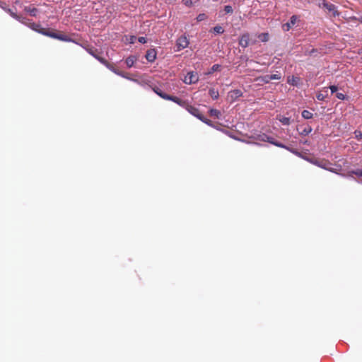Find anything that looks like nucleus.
Returning <instances> with one entry per match:
<instances>
[{
    "label": "nucleus",
    "instance_id": "f257e3e1",
    "mask_svg": "<svg viewBox=\"0 0 362 362\" xmlns=\"http://www.w3.org/2000/svg\"><path fill=\"white\" fill-rule=\"evenodd\" d=\"M27 27L37 33L53 39L59 40L63 42L76 43L75 40L71 38L69 36L61 33H56L49 30H46L43 28L40 24L35 23L33 22L32 20L30 21Z\"/></svg>",
    "mask_w": 362,
    "mask_h": 362
},
{
    "label": "nucleus",
    "instance_id": "f03ea898",
    "mask_svg": "<svg viewBox=\"0 0 362 362\" xmlns=\"http://www.w3.org/2000/svg\"><path fill=\"white\" fill-rule=\"evenodd\" d=\"M174 103L186 109L191 115H194L199 119H202V116L203 115L201 113L199 110L196 107L189 105L187 101L178 98L174 100Z\"/></svg>",
    "mask_w": 362,
    "mask_h": 362
},
{
    "label": "nucleus",
    "instance_id": "7ed1b4c3",
    "mask_svg": "<svg viewBox=\"0 0 362 362\" xmlns=\"http://www.w3.org/2000/svg\"><path fill=\"white\" fill-rule=\"evenodd\" d=\"M317 6L324 9L327 13H332L333 17L339 16L340 13L338 11L337 6L326 0H319Z\"/></svg>",
    "mask_w": 362,
    "mask_h": 362
},
{
    "label": "nucleus",
    "instance_id": "20e7f679",
    "mask_svg": "<svg viewBox=\"0 0 362 362\" xmlns=\"http://www.w3.org/2000/svg\"><path fill=\"white\" fill-rule=\"evenodd\" d=\"M311 163L321 168L335 173H338L337 170H340L341 168V165H338V169L332 168V164L326 159H314L311 160Z\"/></svg>",
    "mask_w": 362,
    "mask_h": 362
},
{
    "label": "nucleus",
    "instance_id": "39448f33",
    "mask_svg": "<svg viewBox=\"0 0 362 362\" xmlns=\"http://www.w3.org/2000/svg\"><path fill=\"white\" fill-rule=\"evenodd\" d=\"M76 45H80L92 57H93L95 59H97L98 62H100L102 64H104L107 63V59H105L103 57L101 56L100 53L98 52V49H95L94 47H86L83 46L82 44L76 42Z\"/></svg>",
    "mask_w": 362,
    "mask_h": 362
},
{
    "label": "nucleus",
    "instance_id": "423d86ee",
    "mask_svg": "<svg viewBox=\"0 0 362 362\" xmlns=\"http://www.w3.org/2000/svg\"><path fill=\"white\" fill-rule=\"evenodd\" d=\"M103 65H105L109 70H110L115 74L120 76L123 78H126L128 80L136 81V78H134V77H129L126 76L122 71L117 69L113 64H110L107 61V63L104 64Z\"/></svg>",
    "mask_w": 362,
    "mask_h": 362
},
{
    "label": "nucleus",
    "instance_id": "0eeeda50",
    "mask_svg": "<svg viewBox=\"0 0 362 362\" xmlns=\"http://www.w3.org/2000/svg\"><path fill=\"white\" fill-rule=\"evenodd\" d=\"M189 44V40L185 35H182L180 37L177 38L176 41V50L175 51H180L186 47H188Z\"/></svg>",
    "mask_w": 362,
    "mask_h": 362
},
{
    "label": "nucleus",
    "instance_id": "6e6552de",
    "mask_svg": "<svg viewBox=\"0 0 362 362\" xmlns=\"http://www.w3.org/2000/svg\"><path fill=\"white\" fill-rule=\"evenodd\" d=\"M259 139L262 141H267L276 146L288 149V148L284 144H283L279 141H276L273 137H271L267 134H263V135L260 136Z\"/></svg>",
    "mask_w": 362,
    "mask_h": 362
},
{
    "label": "nucleus",
    "instance_id": "1a4fd4ad",
    "mask_svg": "<svg viewBox=\"0 0 362 362\" xmlns=\"http://www.w3.org/2000/svg\"><path fill=\"white\" fill-rule=\"evenodd\" d=\"M199 81V76L196 72H188L185 76L184 82L187 84L196 83Z\"/></svg>",
    "mask_w": 362,
    "mask_h": 362
},
{
    "label": "nucleus",
    "instance_id": "9d476101",
    "mask_svg": "<svg viewBox=\"0 0 362 362\" xmlns=\"http://www.w3.org/2000/svg\"><path fill=\"white\" fill-rule=\"evenodd\" d=\"M243 92L239 89H234L228 92V98L230 103L235 102L237 99L243 96Z\"/></svg>",
    "mask_w": 362,
    "mask_h": 362
},
{
    "label": "nucleus",
    "instance_id": "9b49d317",
    "mask_svg": "<svg viewBox=\"0 0 362 362\" xmlns=\"http://www.w3.org/2000/svg\"><path fill=\"white\" fill-rule=\"evenodd\" d=\"M153 90L154 92L158 95L160 97H161L162 98L165 99V100H172L174 102V100H175V98H178L177 97H175V96H172V95H168L165 93H163L160 88L156 87V88H153Z\"/></svg>",
    "mask_w": 362,
    "mask_h": 362
},
{
    "label": "nucleus",
    "instance_id": "f8f14e48",
    "mask_svg": "<svg viewBox=\"0 0 362 362\" xmlns=\"http://www.w3.org/2000/svg\"><path fill=\"white\" fill-rule=\"evenodd\" d=\"M157 52L155 49H150L147 50L145 58L149 62H153L156 59Z\"/></svg>",
    "mask_w": 362,
    "mask_h": 362
},
{
    "label": "nucleus",
    "instance_id": "ddd939ff",
    "mask_svg": "<svg viewBox=\"0 0 362 362\" xmlns=\"http://www.w3.org/2000/svg\"><path fill=\"white\" fill-rule=\"evenodd\" d=\"M298 20L297 16H292L289 20V22L283 25V29L285 31H288L293 25H294Z\"/></svg>",
    "mask_w": 362,
    "mask_h": 362
},
{
    "label": "nucleus",
    "instance_id": "4468645a",
    "mask_svg": "<svg viewBox=\"0 0 362 362\" xmlns=\"http://www.w3.org/2000/svg\"><path fill=\"white\" fill-rule=\"evenodd\" d=\"M250 42V35L249 33H245L241 35L240 40H239V45L242 47H247L249 45Z\"/></svg>",
    "mask_w": 362,
    "mask_h": 362
},
{
    "label": "nucleus",
    "instance_id": "2eb2a0df",
    "mask_svg": "<svg viewBox=\"0 0 362 362\" xmlns=\"http://www.w3.org/2000/svg\"><path fill=\"white\" fill-rule=\"evenodd\" d=\"M12 18H14L15 20L18 21V22H20L21 23H22L23 25H25V26H28L30 19H28L25 17H23L22 16H20V15H18L16 14V13H12Z\"/></svg>",
    "mask_w": 362,
    "mask_h": 362
},
{
    "label": "nucleus",
    "instance_id": "dca6fc26",
    "mask_svg": "<svg viewBox=\"0 0 362 362\" xmlns=\"http://www.w3.org/2000/svg\"><path fill=\"white\" fill-rule=\"evenodd\" d=\"M300 81V78L297 76H290L287 78V83L293 86H298Z\"/></svg>",
    "mask_w": 362,
    "mask_h": 362
},
{
    "label": "nucleus",
    "instance_id": "f3484780",
    "mask_svg": "<svg viewBox=\"0 0 362 362\" xmlns=\"http://www.w3.org/2000/svg\"><path fill=\"white\" fill-rule=\"evenodd\" d=\"M23 10L33 17L37 16L38 13V9L35 7L31 8L30 6H25Z\"/></svg>",
    "mask_w": 362,
    "mask_h": 362
},
{
    "label": "nucleus",
    "instance_id": "a211bd4d",
    "mask_svg": "<svg viewBox=\"0 0 362 362\" xmlns=\"http://www.w3.org/2000/svg\"><path fill=\"white\" fill-rule=\"evenodd\" d=\"M0 8H2L5 12L8 13L11 17H12V15H13L12 13H15L10 8H8L6 6L5 2L1 1H0Z\"/></svg>",
    "mask_w": 362,
    "mask_h": 362
},
{
    "label": "nucleus",
    "instance_id": "6ab92c4d",
    "mask_svg": "<svg viewBox=\"0 0 362 362\" xmlns=\"http://www.w3.org/2000/svg\"><path fill=\"white\" fill-rule=\"evenodd\" d=\"M135 61H136V56L132 55L126 59L125 64L127 67H132L134 66Z\"/></svg>",
    "mask_w": 362,
    "mask_h": 362
},
{
    "label": "nucleus",
    "instance_id": "aec40b11",
    "mask_svg": "<svg viewBox=\"0 0 362 362\" xmlns=\"http://www.w3.org/2000/svg\"><path fill=\"white\" fill-rule=\"evenodd\" d=\"M209 94L214 100H216L219 97L218 91L217 90H215L214 88H210L209 90Z\"/></svg>",
    "mask_w": 362,
    "mask_h": 362
},
{
    "label": "nucleus",
    "instance_id": "412c9836",
    "mask_svg": "<svg viewBox=\"0 0 362 362\" xmlns=\"http://www.w3.org/2000/svg\"><path fill=\"white\" fill-rule=\"evenodd\" d=\"M209 115L210 116L214 117L217 119H219L221 115V112L216 109H211L209 110Z\"/></svg>",
    "mask_w": 362,
    "mask_h": 362
},
{
    "label": "nucleus",
    "instance_id": "4be33fe9",
    "mask_svg": "<svg viewBox=\"0 0 362 362\" xmlns=\"http://www.w3.org/2000/svg\"><path fill=\"white\" fill-rule=\"evenodd\" d=\"M258 38L263 42H267L269 40V34L267 33H260L258 35Z\"/></svg>",
    "mask_w": 362,
    "mask_h": 362
},
{
    "label": "nucleus",
    "instance_id": "5701e85b",
    "mask_svg": "<svg viewBox=\"0 0 362 362\" xmlns=\"http://www.w3.org/2000/svg\"><path fill=\"white\" fill-rule=\"evenodd\" d=\"M221 67V66L220 64H216L213 65L212 67L211 68V70L207 73V74H211L215 71H220Z\"/></svg>",
    "mask_w": 362,
    "mask_h": 362
},
{
    "label": "nucleus",
    "instance_id": "b1692460",
    "mask_svg": "<svg viewBox=\"0 0 362 362\" xmlns=\"http://www.w3.org/2000/svg\"><path fill=\"white\" fill-rule=\"evenodd\" d=\"M313 116V113L308 110H303L302 112V117L304 118V119H310L312 118Z\"/></svg>",
    "mask_w": 362,
    "mask_h": 362
},
{
    "label": "nucleus",
    "instance_id": "393cba45",
    "mask_svg": "<svg viewBox=\"0 0 362 362\" xmlns=\"http://www.w3.org/2000/svg\"><path fill=\"white\" fill-rule=\"evenodd\" d=\"M125 40L129 44H134L136 42V36L135 35H131V36H125Z\"/></svg>",
    "mask_w": 362,
    "mask_h": 362
},
{
    "label": "nucleus",
    "instance_id": "a878e982",
    "mask_svg": "<svg viewBox=\"0 0 362 362\" xmlns=\"http://www.w3.org/2000/svg\"><path fill=\"white\" fill-rule=\"evenodd\" d=\"M325 93H318L316 95V98L319 100H324L327 95V90H325Z\"/></svg>",
    "mask_w": 362,
    "mask_h": 362
},
{
    "label": "nucleus",
    "instance_id": "bb28decb",
    "mask_svg": "<svg viewBox=\"0 0 362 362\" xmlns=\"http://www.w3.org/2000/svg\"><path fill=\"white\" fill-rule=\"evenodd\" d=\"M311 132H312L311 127L308 126V127H305L300 134L301 135L306 136V135L309 134Z\"/></svg>",
    "mask_w": 362,
    "mask_h": 362
},
{
    "label": "nucleus",
    "instance_id": "cd10ccee",
    "mask_svg": "<svg viewBox=\"0 0 362 362\" xmlns=\"http://www.w3.org/2000/svg\"><path fill=\"white\" fill-rule=\"evenodd\" d=\"M213 30L214 33H216L217 34H222L224 32V29L220 25H216V26L214 27Z\"/></svg>",
    "mask_w": 362,
    "mask_h": 362
},
{
    "label": "nucleus",
    "instance_id": "c85d7f7f",
    "mask_svg": "<svg viewBox=\"0 0 362 362\" xmlns=\"http://www.w3.org/2000/svg\"><path fill=\"white\" fill-rule=\"evenodd\" d=\"M257 80H259L261 81L262 82H264L265 83H269V81H271V78H270V75H266V76H262V77H259L257 78Z\"/></svg>",
    "mask_w": 362,
    "mask_h": 362
},
{
    "label": "nucleus",
    "instance_id": "c756f323",
    "mask_svg": "<svg viewBox=\"0 0 362 362\" xmlns=\"http://www.w3.org/2000/svg\"><path fill=\"white\" fill-rule=\"evenodd\" d=\"M279 121L284 124V125H288L290 124V119L288 117H282L279 119Z\"/></svg>",
    "mask_w": 362,
    "mask_h": 362
},
{
    "label": "nucleus",
    "instance_id": "7c9ffc66",
    "mask_svg": "<svg viewBox=\"0 0 362 362\" xmlns=\"http://www.w3.org/2000/svg\"><path fill=\"white\" fill-rule=\"evenodd\" d=\"M202 119H200L202 122H203L204 123L208 124L209 126L213 127L212 122L210 119L206 118L204 115L202 116Z\"/></svg>",
    "mask_w": 362,
    "mask_h": 362
},
{
    "label": "nucleus",
    "instance_id": "2f4dec72",
    "mask_svg": "<svg viewBox=\"0 0 362 362\" xmlns=\"http://www.w3.org/2000/svg\"><path fill=\"white\" fill-rule=\"evenodd\" d=\"M207 18V16L205 13H200L197 16V21H203Z\"/></svg>",
    "mask_w": 362,
    "mask_h": 362
},
{
    "label": "nucleus",
    "instance_id": "473e14b6",
    "mask_svg": "<svg viewBox=\"0 0 362 362\" xmlns=\"http://www.w3.org/2000/svg\"><path fill=\"white\" fill-rule=\"evenodd\" d=\"M224 11L226 13H233V12L232 6L229 5L225 6Z\"/></svg>",
    "mask_w": 362,
    "mask_h": 362
},
{
    "label": "nucleus",
    "instance_id": "72a5a7b5",
    "mask_svg": "<svg viewBox=\"0 0 362 362\" xmlns=\"http://www.w3.org/2000/svg\"><path fill=\"white\" fill-rule=\"evenodd\" d=\"M350 173L356 175L358 177H362V170L358 169L356 170H352L350 172Z\"/></svg>",
    "mask_w": 362,
    "mask_h": 362
},
{
    "label": "nucleus",
    "instance_id": "f704fd0d",
    "mask_svg": "<svg viewBox=\"0 0 362 362\" xmlns=\"http://www.w3.org/2000/svg\"><path fill=\"white\" fill-rule=\"evenodd\" d=\"M182 2L187 7H191L194 4L192 0H182Z\"/></svg>",
    "mask_w": 362,
    "mask_h": 362
},
{
    "label": "nucleus",
    "instance_id": "c9c22d12",
    "mask_svg": "<svg viewBox=\"0 0 362 362\" xmlns=\"http://www.w3.org/2000/svg\"><path fill=\"white\" fill-rule=\"evenodd\" d=\"M336 97L338 99L341 100H344L346 99V96L344 94L341 93H337L336 94Z\"/></svg>",
    "mask_w": 362,
    "mask_h": 362
},
{
    "label": "nucleus",
    "instance_id": "e433bc0d",
    "mask_svg": "<svg viewBox=\"0 0 362 362\" xmlns=\"http://www.w3.org/2000/svg\"><path fill=\"white\" fill-rule=\"evenodd\" d=\"M270 78H271V81L272 80H279L281 78V75L280 74H272L270 75Z\"/></svg>",
    "mask_w": 362,
    "mask_h": 362
},
{
    "label": "nucleus",
    "instance_id": "4c0bfd02",
    "mask_svg": "<svg viewBox=\"0 0 362 362\" xmlns=\"http://www.w3.org/2000/svg\"><path fill=\"white\" fill-rule=\"evenodd\" d=\"M137 41L139 42L140 43L144 44V43L147 42V39L145 37H139L137 38Z\"/></svg>",
    "mask_w": 362,
    "mask_h": 362
},
{
    "label": "nucleus",
    "instance_id": "58836bf2",
    "mask_svg": "<svg viewBox=\"0 0 362 362\" xmlns=\"http://www.w3.org/2000/svg\"><path fill=\"white\" fill-rule=\"evenodd\" d=\"M356 138L358 139H362V132L361 131H355L354 132Z\"/></svg>",
    "mask_w": 362,
    "mask_h": 362
},
{
    "label": "nucleus",
    "instance_id": "ea45409f",
    "mask_svg": "<svg viewBox=\"0 0 362 362\" xmlns=\"http://www.w3.org/2000/svg\"><path fill=\"white\" fill-rule=\"evenodd\" d=\"M329 88L331 90L332 93H334L337 92V90H338L337 86H334V85H333V86H330L329 87Z\"/></svg>",
    "mask_w": 362,
    "mask_h": 362
},
{
    "label": "nucleus",
    "instance_id": "a19ab883",
    "mask_svg": "<svg viewBox=\"0 0 362 362\" xmlns=\"http://www.w3.org/2000/svg\"><path fill=\"white\" fill-rule=\"evenodd\" d=\"M175 0H166V1H168V3H172L173 1H175Z\"/></svg>",
    "mask_w": 362,
    "mask_h": 362
},
{
    "label": "nucleus",
    "instance_id": "79ce46f5",
    "mask_svg": "<svg viewBox=\"0 0 362 362\" xmlns=\"http://www.w3.org/2000/svg\"><path fill=\"white\" fill-rule=\"evenodd\" d=\"M300 1L302 2H307V1H309V0H300Z\"/></svg>",
    "mask_w": 362,
    "mask_h": 362
},
{
    "label": "nucleus",
    "instance_id": "37998d69",
    "mask_svg": "<svg viewBox=\"0 0 362 362\" xmlns=\"http://www.w3.org/2000/svg\"><path fill=\"white\" fill-rule=\"evenodd\" d=\"M316 52V50H315V49H313V50H312V52Z\"/></svg>",
    "mask_w": 362,
    "mask_h": 362
}]
</instances>
